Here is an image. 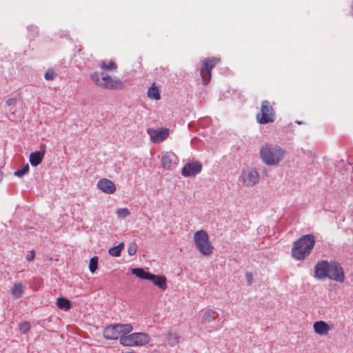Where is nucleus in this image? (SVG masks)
<instances>
[{
  "label": "nucleus",
  "mask_w": 353,
  "mask_h": 353,
  "mask_svg": "<svg viewBox=\"0 0 353 353\" xmlns=\"http://www.w3.org/2000/svg\"><path fill=\"white\" fill-rule=\"evenodd\" d=\"M314 276L319 280L329 279L330 280L342 283L345 280V274L343 267L336 261L321 260L314 267Z\"/></svg>",
  "instance_id": "nucleus-1"
},
{
  "label": "nucleus",
  "mask_w": 353,
  "mask_h": 353,
  "mask_svg": "<svg viewBox=\"0 0 353 353\" xmlns=\"http://www.w3.org/2000/svg\"><path fill=\"white\" fill-rule=\"evenodd\" d=\"M285 155L286 150L276 144L265 143L260 148L261 159L268 165H278Z\"/></svg>",
  "instance_id": "nucleus-2"
},
{
  "label": "nucleus",
  "mask_w": 353,
  "mask_h": 353,
  "mask_svg": "<svg viewBox=\"0 0 353 353\" xmlns=\"http://www.w3.org/2000/svg\"><path fill=\"white\" fill-rule=\"evenodd\" d=\"M315 244V238L312 234L301 236L294 243L292 256L296 260H304L312 252Z\"/></svg>",
  "instance_id": "nucleus-3"
},
{
  "label": "nucleus",
  "mask_w": 353,
  "mask_h": 353,
  "mask_svg": "<svg viewBox=\"0 0 353 353\" xmlns=\"http://www.w3.org/2000/svg\"><path fill=\"white\" fill-rule=\"evenodd\" d=\"M90 78L93 82L101 88L105 89H121L123 88V82L118 78H112L108 74L101 73V78L97 72L90 74Z\"/></svg>",
  "instance_id": "nucleus-4"
},
{
  "label": "nucleus",
  "mask_w": 353,
  "mask_h": 353,
  "mask_svg": "<svg viewBox=\"0 0 353 353\" xmlns=\"http://www.w3.org/2000/svg\"><path fill=\"white\" fill-rule=\"evenodd\" d=\"M133 330V326L130 323H117L106 326L103 332V336L108 340H117L121 336L130 333Z\"/></svg>",
  "instance_id": "nucleus-5"
},
{
  "label": "nucleus",
  "mask_w": 353,
  "mask_h": 353,
  "mask_svg": "<svg viewBox=\"0 0 353 353\" xmlns=\"http://www.w3.org/2000/svg\"><path fill=\"white\" fill-rule=\"evenodd\" d=\"M150 341V335L145 332H135L120 337V343L124 346H143Z\"/></svg>",
  "instance_id": "nucleus-6"
},
{
  "label": "nucleus",
  "mask_w": 353,
  "mask_h": 353,
  "mask_svg": "<svg viewBox=\"0 0 353 353\" xmlns=\"http://www.w3.org/2000/svg\"><path fill=\"white\" fill-rule=\"evenodd\" d=\"M194 241L198 250L205 256H210L213 252V246L209 241L208 233L203 230L196 231L194 234Z\"/></svg>",
  "instance_id": "nucleus-7"
},
{
  "label": "nucleus",
  "mask_w": 353,
  "mask_h": 353,
  "mask_svg": "<svg viewBox=\"0 0 353 353\" xmlns=\"http://www.w3.org/2000/svg\"><path fill=\"white\" fill-rule=\"evenodd\" d=\"M256 120L261 124H267L274 121V112L269 101H262L261 111L256 114Z\"/></svg>",
  "instance_id": "nucleus-8"
},
{
  "label": "nucleus",
  "mask_w": 353,
  "mask_h": 353,
  "mask_svg": "<svg viewBox=\"0 0 353 353\" xmlns=\"http://www.w3.org/2000/svg\"><path fill=\"white\" fill-rule=\"evenodd\" d=\"M219 61L220 59L216 57L203 59L201 69V77L203 85L208 83L211 79V70Z\"/></svg>",
  "instance_id": "nucleus-9"
},
{
  "label": "nucleus",
  "mask_w": 353,
  "mask_h": 353,
  "mask_svg": "<svg viewBox=\"0 0 353 353\" xmlns=\"http://www.w3.org/2000/svg\"><path fill=\"white\" fill-rule=\"evenodd\" d=\"M241 180L245 186H254L259 181L258 172L254 168H247L242 171Z\"/></svg>",
  "instance_id": "nucleus-10"
},
{
  "label": "nucleus",
  "mask_w": 353,
  "mask_h": 353,
  "mask_svg": "<svg viewBox=\"0 0 353 353\" xmlns=\"http://www.w3.org/2000/svg\"><path fill=\"white\" fill-rule=\"evenodd\" d=\"M202 164L199 161H192L187 163L181 170V174L185 177L195 176L201 172Z\"/></svg>",
  "instance_id": "nucleus-11"
},
{
  "label": "nucleus",
  "mask_w": 353,
  "mask_h": 353,
  "mask_svg": "<svg viewBox=\"0 0 353 353\" xmlns=\"http://www.w3.org/2000/svg\"><path fill=\"white\" fill-rule=\"evenodd\" d=\"M161 163L165 170H174L178 163V158L173 153L163 152L161 154Z\"/></svg>",
  "instance_id": "nucleus-12"
},
{
  "label": "nucleus",
  "mask_w": 353,
  "mask_h": 353,
  "mask_svg": "<svg viewBox=\"0 0 353 353\" xmlns=\"http://www.w3.org/2000/svg\"><path fill=\"white\" fill-rule=\"evenodd\" d=\"M148 132L150 134L151 141L154 143L161 142L169 136V130L167 128L148 129Z\"/></svg>",
  "instance_id": "nucleus-13"
},
{
  "label": "nucleus",
  "mask_w": 353,
  "mask_h": 353,
  "mask_svg": "<svg viewBox=\"0 0 353 353\" xmlns=\"http://www.w3.org/2000/svg\"><path fill=\"white\" fill-rule=\"evenodd\" d=\"M97 186L100 190L105 194H112L116 191V186L114 182L108 179H102L99 180Z\"/></svg>",
  "instance_id": "nucleus-14"
},
{
  "label": "nucleus",
  "mask_w": 353,
  "mask_h": 353,
  "mask_svg": "<svg viewBox=\"0 0 353 353\" xmlns=\"http://www.w3.org/2000/svg\"><path fill=\"white\" fill-rule=\"evenodd\" d=\"M41 148L42 150L35 151L30 154L29 161L32 166L36 167L41 163L45 155L46 145H41Z\"/></svg>",
  "instance_id": "nucleus-15"
},
{
  "label": "nucleus",
  "mask_w": 353,
  "mask_h": 353,
  "mask_svg": "<svg viewBox=\"0 0 353 353\" xmlns=\"http://www.w3.org/2000/svg\"><path fill=\"white\" fill-rule=\"evenodd\" d=\"M314 331L320 336H325L332 330L326 322L323 321H316L313 325Z\"/></svg>",
  "instance_id": "nucleus-16"
},
{
  "label": "nucleus",
  "mask_w": 353,
  "mask_h": 353,
  "mask_svg": "<svg viewBox=\"0 0 353 353\" xmlns=\"http://www.w3.org/2000/svg\"><path fill=\"white\" fill-rule=\"evenodd\" d=\"M218 315L217 312L214 310L208 309L203 313L201 323L203 324L211 323L215 320Z\"/></svg>",
  "instance_id": "nucleus-17"
},
{
  "label": "nucleus",
  "mask_w": 353,
  "mask_h": 353,
  "mask_svg": "<svg viewBox=\"0 0 353 353\" xmlns=\"http://www.w3.org/2000/svg\"><path fill=\"white\" fill-rule=\"evenodd\" d=\"M150 281L160 289L165 290L167 288L166 279L163 276L152 274Z\"/></svg>",
  "instance_id": "nucleus-18"
},
{
  "label": "nucleus",
  "mask_w": 353,
  "mask_h": 353,
  "mask_svg": "<svg viewBox=\"0 0 353 353\" xmlns=\"http://www.w3.org/2000/svg\"><path fill=\"white\" fill-rule=\"evenodd\" d=\"M24 293V286L21 282L14 283L11 289V294L14 299L21 298Z\"/></svg>",
  "instance_id": "nucleus-19"
},
{
  "label": "nucleus",
  "mask_w": 353,
  "mask_h": 353,
  "mask_svg": "<svg viewBox=\"0 0 353 353\" xmlns=\"http://www.w3.org/2000/svg\"><path fill=\"white\" fill-rule=\"evenodd\" d=\"M132 273L138 278L145 280H150L152 278L151 276L152 274L149 272L145 271L142 268H133L132 270Z\"/></svg>",
  "instance_id": "nucleus-20"
},
{
  "label": "nucleus",
  "mask_w": 353,
  "mask_h": 353,
  "mask_svg": "<svg viewBox=\"0 0 353 353\" xmlns=\"http://www.w3.org/2000/svg\"><path fill=\"white\" fill-rule=\"evenodd\" d=\"M57 305L58 307L62 310L67 311L71 307L70 302L68 299L63 297H59L57 299Z\"/></svg>",
  "instance_id": "nucleus-21"
},
{
  "label": "nucleus",
  "mask_w": 353,
  "mask_h": 353,
  "mask_svg": "<svg viewBox=\"0 0 353 353\" xmlns=\"http://www.w3.org/2000/svg\"><path fill=\"white\" fill-rule=\"evenodd\" d=\"M148 97L150 99L154 100L160 99L161 95L159 93V90L157 87L154 86V83H153L152 85L150 88H149L148 91Z\"/></svg>",
  "instance_id": "nucleus-22"
},
{
  "label": "nucleus",
  "mask_w": 353,
  "mask_h": 353,
  "mask_svg": "<svg viewBox=\"0 0 353 353\" xmlns=\"http://www.w3.org/2000/svg\"><path fill=\"white\" fill-rule=\"evenodd\" d=\"M180 336L174 332H169L166 337V341L168 343L173 347L175 346L179 342Z\"/></svg>",
  "instance_id": "nucleus-23"
},
{
  "label": "nucleus",
  "mask_w": 353,
  "mask_h": 353,
  "mask_svg": "<svg viewBox=\"0 0 353 353\" xmlns=\"http://www.w3.org/2000/svg\"><path fill=\"white\" fill-rule=\"evenodd\" d=\"M124 246L123 243H121L117 246L110 248L108 250V253L113 256H119L121 255V250Z\"/></svg>",
  "instance_id": "nucleus-24"
},
{
  "label": "nucleus",
  "mask_w": 353,
  "mask_h": 353,
  "mask_svg": "<svg viewBox=\"0 0 353 353\" xmlns=\"http://www.w3.org/2000/svg\"><path fill=\"white\" fill-rule=\"evenodd\" d=\"M29 169H30L29 165L28 163H26V164L23 165L22 168L16 170L14 172V175L17 176V177H19V178H21L25 174L28 173Z\"/></svg>",
  "instance_id": "nucleus-25"
},
{
  "label": "nucleus",
  "mask_w": 353,
  "mask_h": 353,
  "mask_svg": "<svg viewBox=\"0 0 353 353\" xmlns=\"http://www.w3.org/2000/svg\"><path fill=\"white\" fill-rule=\"evenodd\" d=\"M98 257L97 256H93L90 260L89 263V270L91 273H94L98 268Z\"/></svg>",
  "instance_id": "nucleus-26"
},
{
  "label": "nucleus",
  "mask_w": 353,
  "mask_h": 353,
  "mask_svg": "<svg viewBox=\"0 0 353 353\" xmlns=\"http://www.w3.org/2000/svg\"><path fill=\"white\" fill-rule=\"evenodd\" d=\"M100 67L102 69L106 70H114L117 69V65L112 61H109V63L108 64L105 63V61H101L100 63Z\"/></svg>",
  "instance_id": "nucleus-27"
},
{
  "label": "nucleus",
  "mask_w": 353,
  "mask_h": 353,
  "mask_svg": "<svg viewBox=\"0 0 353 353\" xmlns=\"http://www.w3.org/2000/svg\"><path fill=\"white\" fill-rule=\"evenodd\" d=\"M117 214L119 217L125 218L130 214V212L127 208H123L118 209Z\"/></svg>",
  "instance_id": "nucleus-28"
},
{
  "label": "nucleus",
  "mask_w": 353,
  "mask_h": 353,
  "mask_svg": "<svg viewBox=\"0 0 353 353\" xmlns=\"http://www.w3.org/2000/svg\"><path fill=\"white\" fill-rule=\"evenodd\" d=\"M30 329V325L28 322L22 323L19 325V330L21 333L25 334Z\"/></svg>",
  "instance_id": "nucleus-29"
},
{
  "label": "nucleus",
  "mask_w": 353,
  "mask_h": 353,
  "mask_svg": "<svg viewBox=\"0 0 353 353\" xmlns=\"http://www.w3.org/2000/svg\"><path fill=\"white\" fill-rule=\"evenodd\" d=\"M137 245L135 243H131L128 248V252L130 255L132 256L137 253Z\"/></svg>",
  "instance_id": "nucleus-30"
},
{
  "label": "nucleus",
  "mask_w": 353,
  "mask_h": 353,
  "mask_svg": "<svg viewBox=\"0 0 353 353\" xmlns=\"http://www.w3.org/2000/svg\"><path fill=\"white\" fill-rule=\"evenodd\" d=\"M56 76V73L52 70H48L45 73V79L46 80H53Z\"/></svg>",
  "instance_id": "nucleus-31"
},
{
  "label": "nucleus",
  "mask_w": 353,
  "mask_h": 353,
  "mask_svg": "<svg viewBox=\"0 0 353 353\" xmlns=\"http://www.w3.org/2000/svg\"><path fill=\"white\" fill-rule=\"evenodd\" d=\"M34 257H35V252L34 250H31V251L28 252V253L26 256V259L28 261H32L34 260Z\"/></svg>",
  "instance_id": "nucleus-32"
},
{
  "label": "nucleus",
  "mask_w": 353,
  "mask_h": 353,
  "mask_svg": "<svg viewBox=\"0 0 353 353\" xmlns=\"http://www.w3.org/2000/svg\"><path fill=\"white\" fill-rule=\"evenodd\" d=\"M6 103L8 106L14 105L17 103V99H14V98H10V99L6 100Z\"/></svg>",
  "instance_id": "nucleus-33"
},
{
  "label": "nucleus",
  "mask_w": 353,
  "mask_h": 353,
  "mask_svg": "<svg viewBox=\"0 0 353 353\" xmlns=\"http://www.w3.org/2000/svg\"><path fill=\"white\" fill-rule=\"evenodd\" d=\"M245 276H246V279H247L248 283L249 285H251L252 282V274L250 273V272H247L246 274H245Z\"/></svg>",
  "instance_id": "nucleus-34"
},
{
  "label": "nucleus",
  "mask_w": 353,
  "mask_h": 353,
  "mask_svg": "<svg viewBox=\"0 0 353 353\" xmlns=\"http://www.w3.org/2000/svg\"><path fill=\"white\" fill-rule=\"evenodd\" d=\"M3 174L1 170L0 169V182L3 180Z\"/></svg>",
  "instance_id": "nucleus-35"
},
{
  "label": "nucleus",
  "mask_w": 353,
  "mask_h": 353,
  "mask_svg": "<svg viewBox=\"0 0 353 353\" xmlns=\"http://www.w3.org/2000/svg\"><path fill=\"white\" fill-rule=\"evenodd\" d=\"M127 353H135V352H128Z\"/></svg>",
  "instance_id": "nucleus-36"
}]
</instances>
